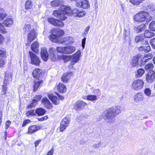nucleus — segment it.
<instances>
[{
	"label": "nucleus",
	"instance_id": "f3484780",
	"mask_svg": "<svg viewBox=\"0 0 155 155\" xmlns=\"http://www.w3.org/2000/svg\"><path fill=\"white\" fill-rule=\"evenodd\" d=\"M37 34L34 29H31L28 34L27 41L30 43L34 40L36 38Z\"/></svg>",
	"mask_w": 155,
	"mask_h": 155
},
{
	"label": "nucleus",
	"instance_id": "aec40b11",
	"mask_svg": "<svg viewBox=\"0 0 155 155\" xmlns=\"http://www.w3.org/2000/svg\"><path fill=\"white\" fill-rule=\"evenodd\" d=\"M134 99L137 102L143 101L144 99L143 94L141 92L136 94L134 96Z\"/></svg>",
	"mask_w": 155,
	"mask_h": 155
},
{
	"label": "nucleus",
	"instance_id": "7ed1b4c3",
	"mask_svg": "<svg viewBox=\"0 0 155 155\" xmlns=\"http://www.w3.org/2000/svg\"><path fill=\"white\" fill-rule=\"evenodd\" d=\"M103 118L110 124L114 123L116 117L111 108L105 110L102 114Z\"/></svg>",
	"mask_w": 155,
	"mask_h": 155
},
{
	"label": "nucleus",
	"instance_id": "c85d7f7f",
	"mask_svg": "<svg viewBox=\"0 0 155 155\" xmlns=\"http://www.w3.org/2000/svg\"><path fill=\"white\" fill-rule=\"evenodd\" d=\"M58 92L61 93H64L66 91V87L62 83H59L57 87Z\"/></svg>",
	"mask_w": 155,
	"mask_h": 155
},
{
	"label": "nucleus",
	"instance_id": "a878e982",
	"mask_svg": "<svg viewBox=\"0 0 155 155\" xmlns=\"http://www.w3.org/2000/svg\"><path fill=\"white\" fill-rule=\"evenodd\" d=\"M116 116L121 113L122 110V107L119 106H116L111 108Z\"/></svg>",
	"mask_w": 155,
	"mask_h": 155
},
{
	"label": "nucleus",
	"instance_id": "39448f33",
	"mask_svg": "<svg viewBox=\"0 0 155 155\" xmlns=\"http://www.w3.org/2000/svg\"><path fill=\"white\" fill-rule=\"evenodd\" d=\"M144 82L141 79H138L134 80L131 85L132 88L135 90L138 91L141 89L143 87Z\"/></svg>",
	"mask_w": 155,
	"mask_h": 155
},
{
	"label": "nucleus",
	"instance_id": "c9c22d12",
	"mask_svg": "<svg viewBox=\"0 0 155 155\" xmlns=\"http://www.w3.org/2000/svg\"><path fill=\"white\" fill-rule=\"evenodd\" d=\"M26 115L27 117H30L36 115L35 111L34 110H28L26 113Z\"/></svg>",
	"mask_w": 155,
	"mask_h": 155
},
{
	"label": "nucleus",
	"instance_id": "dca6fc26",
	"mask_svg": "<svg viewBox=\"0 0 155 155\" xmlns=\"http://www.w3.org/2000/svg\"><path fill=\"white\" fill-rule=\"evenodd\" d=\"M48 21L54 26L63 27L64 23L62 22L53 18H49L48 19Z\"/></svg>",
	"mask_w": 155,
	"mask_h": 155
},
{
	"label": "nucleus",
	"instance_id": "4468645a",
	"mask_svg": "<svg viewBox=\"0 0 155 155\" xmlns=\"http://www.w3.org/2000/svg\"><path fill=\"white\" fill-rule=\"evenodd\" d=\"M87 104L82 101L79 100L76 102L74 105V108L76 110L84 109Z\"/></svg>",
	"mask_w": 155,
	"mask_h": 155
},
{
	"label": "nucleus",
	"instance_id": "052dcab7",
	"mask_svg": "<svg viewBox=\"0 0 155 155\" xmlns=\"http://www.w3.org/2000/svg\"><path fill=\"white\" fill-rule=\"evenodd\" d=\"M86 40V38H83L82 41V46L83 48V49H84V48L85 44V42Z\"/></svg>",
	"mask_w": 155,
	"mask_h": 155
},
{
	"label": "nucleus",
	"instance_id": "58836bf2",
	"mask_svg": "<svg viewBox=\"0 0 155 155\" xmlns=\"http://www.w3.org/2000/svg\"><path fill=\"white\" fill-rule=\"evenodd\" d=\"M32 7V2L29 0H27L25 4V7L26 9L28 10L31 9Z\"/></svg>",
	"mask_w": 155,
	"mask_h": 155
},
{
	"label": "nucleus",
	"instance_id": "4d7b16f0",
	"mask_svg": "<svg viewBox=\"0 0 155 155\" xmlns=\"http://www.w3.org/2000/svg\"><path fill=\"white\" fill-rule=\"evenodd\" d=\"M150 43L152 47L155 49V38L151 39L150 41Z\"/></svg>",
	"mask_w": 155,
	"mask_h": 155
},
{
	"label": "nucleus",
	"instance_id": "79ce46f5",
	"mask_svg": "<svg viewBox=\"0 0 155 155\" xmlns=\"http://www.w3.org/2000/svg\"><path fill=\"white\" fill-rule=\"evenodd\" d=\"M129 2L134 5H139L140 3H143L144 0H128Z\"/></svg>",
	"mask_w": 155,
	"mask_h": 155
},
{
	"label": "nucleus",
	"instance_id": "a18cd8bd",
	"mask_svg": "<svg viewBox=\"0 0 155 155\" xmlns=\"http://www.w3.org/2000/svg\"><path fill=\"white\" fill-rule=\"evenodd\" d=\"M145 71L142 68L139 69L137 71V73L136 74L137 77L140 78L141 77L144 73Z\"/></svg>",
	"mask_w": 155,
	"mask_h": 155
},
{
	"label": "nucleus",
	"instance_id": "4c0bfd02",
	"mask_svg": "<svg viewBox=\"0 0 155 155\" xmlns=\"http://www.w3.org/2000/svg\"><path fill=\"white\" fill-rule=\"evenodd\" d=\"M144 35L146 38H151L154 35V33L149 30H147L145 31Z\"/></svg>",
	"mask_w": 155,
	"mask_h": 155
},
{
	"label": "nucleus",
	"instance_id": "4be33fe9",
	"mask_svg": "<svg viewBox=\"0 0 155 155\" xmlns=\"http://www.w3.org/2000/svg\"><path fill=\"white\" fill-rule=\"evenodd\" d=\"M153 58V55L150 53L144 55L143 57H141V59H142V62L144 65L145 63L148 61L150 59Z\"/></svg>",
	"mask_w": 155,
	"mask_h": 155
},
{
	"label": "nucleus",
	"instance_id": "cd10ccee",
	"mask_svg": "<svg viewBox=\"0 0 155 155\" xmlns=\"http://www.w3.org/2000/svg\"><path fill=\"white\" fill-rule=\"evenodd\" d=\"M48 96L54 104L57 105L59 104V100L56 96L51 94H48Z\"/></svg>",
	"mask_w": 155,
	"mask_h": 155
},
{
	"label": "nucleus",
	"instance_id": "6e6d98bb",
	"mask_svg": "<svg viewBox=\"0 0 155 155\" xmlns=\"http://www.w3.org/2000/svg\"><path fill=\"white\" fill-rule=\"evenodd\" d=\"M141 43L143 45H149L148 43V41L147 40V39H146L144 37L143 38V39L142 40Z\"/></svg>",
	"mask_w": 155,
	"mask_h": 155
},
{
	"label": "nucleus",
	"instance_id": "a19ab883",
	"mask_svg": "<svg viewBox=\"0 0 155 155\" xmlns=\"http://www.w3.org/2000/svg\"><path fill=\"white\" fill-rule=\"evenodd\" d=\"M86 100L93 101L97 100V97L96 95H88L86 97Z\"/></svg>",
	"mask_w": 155,
	"mask_h": 155
},
{
	"label": "nucleus",
	"instance_id": "b1692460",
	"mask_svg": "<svg viewBox=\"0 0 155 155\" xmlns=\"http://www.w3.org/2000/svg\"><path fill=\"white\" fill-rule=\"evenodd\" d=\"M42 71L39 68H36L33 71L32 74L34 78H38L42 75Z\"/></svg>",
	"mask_w": 155,
	"mask_h": 155
},
{
	"label": "nucleus",
	"instance_id": "c756f323",
	"mask_svg": "<svg viewBox=\"0 0 155 155\" xmlns=\"http://www.w3.org/2000/svg\"><path fill=\"white\" fill-rule=\"evenodd\" d=\"M40 129V127L36 125H32L28 128V134H30L35 132Z\"/></svg>",
	"mask_w": 155,
	"mask_h": 155
},
{
	"label": "nucleus",
	"instance_id": "423d86ee",
	"mask_svg": "<svg viewBox=\"0 0 155 155\" xmlns=\"http://www.w3.org/2000/svg\"><path fill=\"white\" fill-rule=\"evenodd\" d=\"M7 15L3 9L0 8V32L6 33V31L4 27L1 23L3 20L7 16Z\"/></svg>",
	"mask_w": 155,
	"mask_h": 155
},
{
	"label": "nucleus",
	"instance_id": "5701e85b",
	"mask_svg": "<svg viewBox=\"0 0 155 155\" xmlns=\"http://www.w3.org/2000/svg\"><path fill=\"white\" fill-rule=\"evenodd\" d=\"M73 76V74L71 72L66 73L64 74L61 77L62 81L65 82L67 81L71 77Z\"/></svg>",
	"mask_w": 155,
	"mask_h": 155
},
{
	"label": "nucleus",
	"instance_id": "5fc2aeb1",
	"mask_svg": "<svg viewBox=\"0 0 155 155\" xmlns=\"http://www.w3.org/2000/svg\"><path fill=\"white\" fill-rule=\"evenodd\" d=\"M86 14L85 11L82 10H79L77 17H84Z\"/></svg>",
	"mask_w": 155,
	"mask_h": 155
},
{
	"label": "nucleus",
	"instance_id": "ddd939ff",
	"mask_svg": "<svg viewBox=\"0 0 155 155\" xmlns=\"http://www.w3.org/2000/svg\"><path fill=\"white\" fill-rule=\"evenodd\" d=\"M69 123V120L67 117L63 118L61 123L60 131L61 132L63 131L68 126Z\"/></svg>",
	"mask_w": 155,
	"mask_h": 155
},
{
	"label": "nucleus",
	"instance_id": "72a5a7b5",
	"mask_svg": "<svg viewBox=\"0 0 155 155\" xmlns=\"http://www.w3.org/2000/svg\"><path fill=\"white\" fill-rule=\"evenodd\" d=\"M46 112V110L42 108H39L35 110V114L38 116L43 115Z\"/></svg>",
	"mask_w": 155,
	"mask_h": 155
},
{
	"label": "nucleus",
	"instance_id": "864d4df0",
	"mask_svg": "<svg viewBox=\"0 0 155 155\" xmlns=\"http://www.w3.org/2000/svg\"><path fill=\"white\" fill-rule=\"evenodd\" d=\"M60 2L58 1H54L51 2V5L53 7H56L58 6Z\"/></svg>",
	"mask_w": 155,
	"mask_h": 155
},
{
	"label": "nucleus",
	"instance_id": "774afa93",
	"mask_svg": "<svg viewBox=\"0 0 155 155\" xmlns=\"http://www.w3.org/2000/svg\"><path fill=\"white\" fill-rule=\"evenodd\" d=\"M41 141V140H39L36 141L35 142V147H37L38 145L39 144V143H40Z\"/></svg>",
	"mask_w": 155,
	"mask_h": 155
},
{
	"label": "nucleus",
	"instance_id": "49530a36",
	"mask_svg": "<svg viewBox=\"0 0 155 155\" xmlns=\"http://www.w3.org/2000/svg\"><path fill=\"white\" fill-rule=\"evenodd\" d=\"M56 50L58 53L65 54V47H58L56 48Z\"/></svg>",
	"mask_w": 155,
	"mask_h": 155
},
{
	"label": "nucleus",
	"instance_id": "603ef678",
	"mask_svg": "<svg viewBox=\"0 0 155 155\" xmlns=\"http://www.w3.org/2000/svg\"><path fill=\"white\" fill-rule=\"evenodd\" d=\"M153 65L152 63H149L145 65V68L146 70H152L153 69Z\"/></svg>",
	"mask_w": 155,
	"mask_h": 155
},
{
	"label": "nucleus",
	"instance_id": "393cba45",
	"mask_svg": "<svg viewBox=\"0 0 155 155\" xmlns=\"http://www.w3.org/2000/svg\"><path fill=\"white\" fill-rule=\"evenodd\" d=\"M41 102L47 108L51 109L52 107L51 103L46 97H43L42 99Z\"/></svg>",
	"mask_w": 155,
	"mask_h": 155
},
{
	"label": "nucleus",
	"instance_id": "3c124183",
	"mask_svg": "<svg viewBox=\"0 0 155 155\" xmlns=\"http://www.w3.org/2000/svg\"><path fill=\"white\" fill-rule=\"evenodd\" d=\"M149 28L151 31H155V21H153L150 23Z\"/></svg>",
	"mask_w": 155,
	"mask_h": 155
},
{
	"label": "nucleus",
	"instance_id": "680f3d73",
	"mask_svg": "<svg viewBox=\"0 0 155 155\" xmlns=\"http://www.w3.org/2000/svg\"><path fill=\"white\" fill-rule=\"evenodd\" d=\"M11 124V122L9 120L7 121L5 123V128L7 129Z\"/></svg>",
	"mask_w": 155,
	"mask_h": 155
},
{
	"label": "nucleus",
	"instance_id": "8fccbe9b",
	"mask_svg": "<svg viewBox=\"0 0 155 155\" xmlns=\"http://www.w3.org/2000/svg\"><path fill=\"white\" fill-rule=\"evenodd\" d=\"M143 37L141 35L136 36L135 39V41L136 43H138L139 42H141L142 40L143 39Z\"/></svg>",
	"mask_w": 155,
	"mask_h": 155
},
{
	"label": "nucleus",
	"instance_id": "e2e57ef3",
	"mask_svg": "<svg viewBox=\"0 0 155 155\" xmlns=\"http://www.w3.org/2000/svg\"><path fill=\"white\" fill-rule=\"evenodd\" d=\"M54 149L52 148L50 151H48L47 154L46 155H53L54 153Z\"/></svg>",
	"mask_w": 155,
	"mask_h": 155
},
{
	"label": "nucleus",
	"instance_id": "37998d69",
	"mask_svg": "<svg viewBox=\"0 0 155 155\" xmlns=\"http://www.w3.org/2000/svg\"><path fill=\"white\" fill-rule=\"evenodd\" d=\"M61 56V59L63 60L64 62H66L70 60L71 61L70 55H66L62 54Z\"/></svg>",
	"mask_w": 155,
	"mask_h": 155
},
{
	"label": "nucleus",
	"instance_id": "f257e3e1",
	"mask_svg": "<svg viewBox=\"0 0 155 155\" xmlns=\"http://www.w3.org/2000/svg\"><path fill=\"white\" fill-rule=\"evenodd\" d=\"M71 9L70 7L66 5H62L60 9L54 10L53 15L58 18L60 21H64L67 18V15L71 14Z\"/></svg>",
	"mask_w": 155,
	"mask_h": 155
},
{
	"label": "nucleus",
	"instance_id": "9b49d317",
	"mask_svg": "<svg viewBox=\"0 0 155 155\" xmlns=\"http://www.w3.org/2000/svg\"><path fill=\"white\" fill-rule=\"evenodd\" d=\"M76 6L84 9H87L90 7L89 2L87 0H77Z\"/></svg>",
	"mask_w": 155,
	"mask_h": 155
},
{
	"label": "nucleus",
	"instance_id": "bb28decb",
	"mask_svg": "<svg viewBox=\"0 0 155 155\" xmlns=\"http://www.w3.org/2000/svg\"><path fill=\"white\" fill-rule=\"evenodd\" d=\"M145 28V25L142 24L134 26V31L137 33H139L143 31Z\"/></svg>",
	"mask_w": 155,
	"mask_h": 155
},
{
	"label": "nucleus",
	"instance_id": "6e6552de",
	"mask_svg": "<svg viewBox=\"0 0 155 155\" xmlns=\"http://www.w3.org/2000/svg\"><path fill=\"white\" fill-rule=\"evenodd\" d=\"M12 74L8 71L5 72L4 81V85L2 86V90L5 94V91L6 90V85L7 84L9 83L12 81Z\"/></svg>",
	"mask_w": 155,
	"mask_h": 155
},
{
	"label": "nucleus",
	"instance_id": "f8f14e48",
	"mask_svg": "<svg viewBox=\"0 0 155 155\" xmlns=\"http://www.w3.org/2000/svg\"><path fill=\"white\" fill-rule=\"evenodd\" d=\"M155 72L153 71H150L146 76V80L149 83H152L155 80Z\"/></svg>",
	"mask_w": 155,
	"mask_h": 155
},
{
	"label": "nucleus",
	"instance_id": "f03ea898",
	"mask_svg": "<svg viewBox=\"0 0 155 155\" xmlns=\"http://www.w3.org/2000/svg\"><path fill=\"white\" fill-rule=\"evenodd\" d=\"M152 18V17L149 15L148 13L145 11L139 12L134 16V21L137 22L149 21Z\"/></svg>",
	"mask_w": 155,
	"mask_h": 155
},
{
	"label": "nucleus",
	"instance_id": "473e14b6",
	"mask_svg": "<svg viewBox=\"0 0 155 155\" xmlns=\"http://www.w3.org/2000/svg\"><path fill=\"white\" fill-rule=\"evenodd\" d=\"M138 49L140 51H143L146 52H148L151 50L150 47L149 45L140 46L138 48Z\"/></svg>",
	"mask_w": 155,
	"mask_h": 155
},
{
	"label": "nucleus",
	"instance_id": "de8ad7c7",
	"mask_svg": "<svg viewBox=\"0 0 155 155\" xmlns=\"http://www.w3.org/2000/svg\"><path fill=\"white\" fill-rule=\"evenodd\" d=\"M144 92V94L148 97H150L151 93V90L149 88H145Z\"/></svg>",
	"mask_w": 155,
	"mask_h": 155
},
{
	"label": "nucleus",
	"instance_id": "20e7f679",
	"mask_svg": "<svg viewBox=\"0 0 155 155\" xmlns=\"http://www.w3.org/2000/svg\"><path fill=\"white\" fill-rule=\"evenodd\" d=\"M51 34L49 36V38L52 41L54 42L56 41L58 37L63 35L64 34L63 30L58 28L51 30Z\"/></svg>",
	"mask_w": 155,
	"mask_h": 155
},
{
	"label": "nucleus",
	"instance_id": "2eb2a0df",
	"mask_svg": "<svg viewBox=\"0 0 155 155\" xmlns=\"http://www.w3.org/2000/svg\"><path fill=\"white\" fill-rule=\"evenodd\" d=\"M49 51L50 53L49 57L52 61H54L58 60V56L54 48H50Z\"/></svg>",
	"mask_w": 155,
	"mask_h": 155
},
{
	"label": "nucleus",
	"instance_id": "bf43d9fd",
	"mask_svg": "<svg viewBox=\"0 0 155 155\" xmlns=\"http://www.w3.org/2000/svg\"><path fill=\"white\" fill-rule=\"evenodd\" d=\"M101 145L102 144L101 142H100L98 143L94 144L93 145V147L95 148H98L101 147Z\"/></svg>",
	"mask_w": 155,
	"mask_h": 155
},
{
	"label": "nucleus",
	"instance_id": "338daca9",
	"mask_svg": "<svg viewBox=\"0 0 155 155\" xmlns=\"http://www.w3.org/2000/svg\"><path fill=\"white\" fill-rule=\"evenodd\" d=\"M90 27L89 26L87 27L85 30L84 33L86 34L87 33L89 30Z\"/></svg>",
	"mask_w": 155,
	"mask_h": 155
},
{
	"label": "nucleus",
	"instance_id": "a211bd4d",
	"mask_svg": "<svg viewBox=\"0 0 155 155\" xmlns=\"http://www.w3.org/2000/svg\"><path fill=\"white\" fill-rule=\"evenodd\" d=\"M42 97V96L40 95L36 96L35 98L33 100L32 103L30 104L27 107L28 109H31L32 107H34L37 104V102L39 101Z\"/></svg>",
	"mask_w": 155,
	"mask_h": 155
},
{
	"label": "nucleus",
	"instance_id": "7c9ffc66",
	"mask_svg": "<svg viewBox=\"0 0 155 155\" xmlns=\"http://www.w3.org/2000/svg\"><path fill=\"white\" fill-rule=\"evenodd\" d=\"M13 23V21L11 18H6V19L4 20L3 22V24L5 26L9 27Z\"/></svg>",
	"mask_w": 155,
	"mask_h": 155
},
{
	"label": "nucleus",
	"instance_id": "13d9d810",
	"mask_svg": "<svg viewBox=\"0 0 155 155\" xmlns=\"http://www.w3.org/2000/svg\"><path fill=\"white\" fill-rule=\"evenodd\" d=\"M31 122V121L29 119H27L26 120H25L23 121L22 126V127H24L28 123H29Z\"/></svg>",
	"mask_w": 155,
	"mask_h": 155
},
{
	"label": "nucleus",
	"instance_id": "ea45409f",
	"mask_svg": "<svg viewBox=\"0 0 155 155\" xmlns=\"http://www.w3.org/2000/svg\"><path fill=\"white\" fill-rule=\"evenodd\" d=\"M42 82L41 81H35L33 86L34 91H37V89L40 86V84Z\"/></svg>",
	"mask_w": 155,
	"mask_h": 155
},
{
	"label": "nucleus",
	"instance_id": "9d476101",
	"mask_svg": "<svg viewBox=\"0 0 155 155\" xmlns=\"http://www.w3.org/2000/svg\"><path fill=\"white\" fill-rule=\"evenodd\" d=\"M29 54L31 59V63L37 66L39 65L40 61L36 55L31 51H29Z\"/></svg>",
	"mask_w": 155,
	"mask_h": 155
},
{
	"label": "nucleus",
	"instance_id": "6ab92c4d",
	"mask_svg": "<svg viewBox=\"0 0 155 155\" xmlns=\"http://www.w3.org/2000/svg\"><path fill=\"white\" fill-rule=\"evenodd\" d=\"M41 55L42 59L46 61L48 58V54L47 49L45 48H42L41 52Z\"/></svg>",
	"mask_w": 155,
	"mask_h": 155
},
{
	"label": "nucleus",
	"instance_id": "e433bc0d",
	"mask_svg": "<svg viewBox=\"0 0 155 155\" xmlns=\"http://www.w3.org/2000/svg\"><path fill=\"white\" fill-rule=\"evenodd\" d=\"M31 26L30 24H25L22 29V31L23 33L28 32L30 31L31 30Z\"/></svg>",
	"mask_w": 155,
	"mask_h": 155
},
{
	"label": "nucleus",
	"instance_id": "412c9836",
	"mask_svg": "<svg viewBox=\"0 0 155 155\" xmlns=\"http://www.w3.org/2000/svg\"><path fill=\"white\" fill-rule=\"evenodd\" d=\"M74 42V39L72 37L67 36L63 38L62 41L61 43H64L66 45L71 44Z\"/></svg>",
	"mask_w": 155,
	"mask_h": 155
},
{
	"label": "nucleus",
	"instance_id": "2f4dec72",
	"mask_svg": "<svg viewBox=\"0 0 155 155\" xmlns=\"http://www.w3.org/2000/svg\"><path fill=\"white\" fill-rule=\"evenodd\" d=\"M75 50V48L72 46L65 47V54H71Z\"/></svg>",
	"mask_w": 155,
	"mask_h": 155
},
{
	"label": "nucleus",
	"instance_id": "c03bdc74",
	"mask_svg": "<svg viewBox=\"0 0 155 155\" xmlns=\"http://www.w3.org/2000/svg\"><path fill=\"white\" fill-rule=\"evenodd\" d=\"M71 11V14L69 15H67V16H70L71 15H73L74 17H77L79 10L78 8H74Z\"/></svg>",
	"mask_w": 155,
	"mask_h": 155
},
{
	"label": "nucleus",
	"instance_id": "69168bd1",
	"mask_svg": "<svg viewBox=\"0 0 155 155\" xmlns=\"http://www.w3.org/2000/svg\"><path fill=\"white\" fill-rule=\"evenodd\" d=\"M4 38L3 36L0 34V44H2L4 41Z\"/></svg>",
	"mask_w": 155,
	"mask_h": 155
},
{
	"label": "nucleus",
	"instance_id": "0e129e2a",
	"mask_svg": "<svg viewBox=\"0 0 155 155\" xmlns=\"http://www.w3.org/2000/svg\"><path fill=\"white\" fill-rule=\"evenodd\" d=\"M5 64V61L2 58H0V66L2 67Z\"/></svg>",
	"mask_w": 155,
	"mask_h": 155
},
{
	"label": "nucleus",
	"instance_id": "09e8293b",
	"mask_svg": "<svg viewBox=\"0 0 155 155\" xmlns=\"http://www.w3.org/2000/svg\"><path fill=\"white\" fill-rule=\"evenodd\" d=\"M0 56L5 57L6 56V52L4 48H0Z\"/></svg>",
	"mask_w": 155,
	"mask_h": 155
},
{
	"label": "nucleus",
	"instance_id": "f704fd0d",
	"mask_svg": "<svg viewBox=\"0 0 155 155\" xmlns=\"http://www.w3.org/2000/svg\"><path fill=\"white\" fill-rule=\"evenodd\" d=\"M38 44L36 42H34L31 45V48L32 51L35 52H38Z\"/></svg>",
	"mask_w": 155,
	"mask_h": 155
},
{
	"label": "nucleus",
	"instance_id": "1a4fd4ad",
	"mask_svg": "<svg viewBox=\"0 0 155 155\" xmlns=\"http://www.w3.org/2000/svg\"><path fill=\"white\" fill-rule=\"evenodd\" d=\"M81 51L78 50L74 54L70 55L71 63L70 65L71 66V67L72 65L79 61L81 56Z\"/></svg>",
	"mask_w": 155,
	"mask_h": 155
},
{
	"label": "nucleus",
	"instance_id": "0eeeda50",
	"mask_svg": "<svg viewBox=\"0 0 155 155\" xmlns=\"http://www.w3.org/2000/svg\"><path fill=\"white\" fill-rule=\"evenodd\" d=\"M141 56L137 55L133 57L130 62V64L132 67H138L139 66L143 65L142 62Z\"/></svg>",
	"mask_w": 155,
	"mask_h": 155
}]
</instances>
